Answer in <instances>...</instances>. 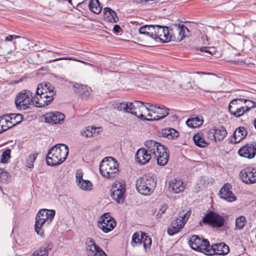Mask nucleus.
<instances>
[{
  "instance_id": "nucleus-16",
  "label": "nucleus",
  "mask_w": 256,
  "mask_h": 256,
  "mask_svg": "<svg viewBox=\"0 0 256 256\" xmlns=\"http://www.w3.org/2000/svg\"><path fill=\"white\" fill-rule=\"evenodd\" d=\"M170 30L167 27H164L158 25H154V30L152 36V39L159 40L162 42H167L170 40Z\"/></svg>"
},
{
  "instance_id": "nucleus-29",
  "label": "nucleus",
  "mask_w": 256,
  "mask_h": 256,
  "mask_svg": "<svg viewBox=\"0 0 256 256\" xmlns=\"http://www.w3.org/2000/svg\"><path fill=\"white\" fill-rule=\"evenodd\" d=\"M248 134L246 128L244 126H240L237 128L234 132V142L237 144L242 140Z\"/></svg>"
},
{
  "instance_id": "nucleus-27",
  "label": "nucleus",
  "mask_w": 256,
  "mask_h": 256,
  "mask_svg": "<svg viewBox=\"0 0 256 256\" xmlns=\"http://www.w3.org/2000/svg\"><path fill=\"white\" fill-rule=\"evenodd\" d=\"M184 189V182L180 180L174 179L169 184V190L172 192L178 194L182 192Z\"/></svg>"
},
{
  "instance_id": "nucleus-41",
  "label": "nucleus",
  "mask_w": 256,
  "mask_h": 256,
  "mask_svg": "<svg viewBox=\"0 0 256 256\" xmlns=\"http://www.w3.org/2000/svg\"><path fill=\"white\" fill-rule=\"evenodd\" d=\"M50 248L48 246H43L36 250L32 255L34 256H48V250Z\"/></svg>"
},
{
  "instance_id": "nucleus-10",
  "label": "nucleus",
  "mask_w": 256,
  "mask_h": 256,
  "mask_svg": "<svg viewBox=\"0 0 256 256\" xmlns=\"http://www.w3.org/2000/svg\"><path fill=\"white\" fill-rule=\"evenodd\" d=\"M189 244L194 250L200 251L206 255L212 254L209 242L206 239L201 240L198 236L194 235L190 238Z\"/></svg>"
},
{
  "instance_id": "nucleus-20",
  "label": "nucleus",
  "mask_w": 256,
  "mask_h": 256,
  "mask_svg": "<svg viewBox=\"0 0 256 256\" xmlns=\"http://www.w3.org/2000/svg\"><path fill=\"white\" fill-rule=\"evenodd\" d=\"M227 131L222 126H214L210 129L208 132V138L216 141L222 140L226 136Z\"/></svg>"
},
{
  "instance_id": "nucleus-13",
  "label": "nucleus",
  "mask_w": 256,
  "mask_h": 256,
  "mask_svg": "<svg viewBox=\"0 0 256 256\" xmlns=\"http://www.w3.org/2000/svg\"><path fill=\"white\" fill-rule=\"evenodd\" d=\"M170 32V40L180 42L186 36L189 30L184 25L178 24L172 26Z\"/></svg>"
},
{
  "instance_id": "nucleus-54",
  "label": "nucleus",
  "mask_w": 256,
  "mask_h": 256,
  "mask_svg": "<svg viewBox=\"0 0 256 256\" xmlns=\"http://www.w3.org/2000/svg\"><path fill=\"white\" fill-rule=\"evenodd\" d=\"M113 30L115 32L118 33L122 31V28L119 25L116 24L114 26Z\"/></svg>"
},
{
  "instance_id": "nucleus-44",
  "label": "nucleus",
  "mask_w": 256,
  "mask_h": 256,
  "mask_svg": "<svg viewBox=\"0 0 256 256\" xmlns=\"http://www.w3.org/2000/svg\"><path fill=\"white\" fill-rule=\"evenodd\" d=\"M246 224V218L244 216L238 217L236 220V228L239 230L242 229Z\"/></svg>"
},
{
  "instance_id": "nucleus-55",
  "label": "nucleus",
  "mask_w": 256,
  "mask_h": 256,
  "mask_svg": "<svg viewBox=\"0 0 256 256\" xmlns=\"http://www.w3.org/2000/svg\"><path fill=\"white\" fill-rule=\"evenodd\" d=\"M146 106L148 107L147 108L148 110V112H146V115L147 116L148 114L151 112V110L152 109V108L156 107V106H154L152 104H150L146 103Z\"/></svg>"
},
{
  "instance_id": "nucleus-53",
  "label": "nucleus",
  "mask_w": 256,
  "mask_h": 256,
  "mask_svg": "<svg viewBox=\"0 0 256 256\" xmlns=\"http://www.w3.org/2000/svg\"><path fill=\"white\" fill-rule=\"evenodd\" d=\"M8 174L7 172L2 171V170H0V178L2 180L4 179L5 178H8Z\"/></svg>"
},
{
  "instance_id": "nucleus-59",
  "label": "nucleus",
  "mask_w": 256,
  "mask_h": 256,
  "mask_svg": "<svg viewBox=\"0 0 256 256\" xmlns=\"http://www.w3.org/2000/svg\"><path fill=\"white\" fill-rule=\"evenodd\" d=\"M68 2L69 3H71L72 2V0H68Z\"/></svg>"
},
{
  "instance_id": "nucleus-4",
  "label": "nucleus",
  "mask_w": 256,
  "mask_h": 256,
  "mask_svg": "<svg viewBox=\"0 0 256 256\" xmlns=\"http://www.w3.org/2000/svg\"><path fill=\"white\" fill-rule=\"evenodd\" d=\"M55 215V211L52 210H40L36 217L34 230L36 234L42 236L44 234L42 226L51 222Z\"/></svg>"
},
{
  "instance_id": "nucleus-25",
  "label": "nucleus",
  "mask_w": 256,
  "mask_h": 256,
  "mask_svg": "<svg viewBox=\"0 0 256 256\" xmlns=\"http://www.w3.org/2000/svg\"><path fill=\"white\" fill-rule=\"evenodd\" d=\"M136 102L138 104H137L138 106L135 107L136 108H133L132 114L142 120H146L147 118H146V112H148V107L145 106L144 104L142 102L136 100Z\"/></svg>"
},
{
  "instance_id": "nucleus-58",
  "label": "nucleus",
  "mask_w": 256,
  "mask_h": 256,
  "mask_svg": "<svg viewBox=\"0 0 256 256\" xmlns=\"http://www.w3.org/2000/svg\"><path fill=\"white\" fill-rule=\"evenodd\" d=\"M254 126L255 128H256V119L254 122Z\"/></svg>"
},
{
  "instance_id": "nucleus-50",
  "label": "nucleus",
  "mask_w": 256,
  "mask_h": 256,
  "mask_svg": "<svg viewBox=\"0 0 256 256\" xmlns=\"http://www.w3.org/2000/svg\"><path fill=\"white\" fill-rule=\"evenodd\" d=\"M76 182L78 183L80 181L84 180L83 179V174L80 170H78L76 174Z\"/></svg>"
},
{
  "instance_id": "nucleus-35",
  "label": "nucleus",
  "mask_w": 256,
  "mask_h": 256,
  "mask_svg": "<svg viewBox=\"0 0 256 256\" xmlns=\"http://www.w3.org/2000/svg\"><path fill=\"white\" fill-rule=\"evenodd\" d=\"M154 30V25H145L140 28L139 32L140 34L152 38Z\"/></svg>"
},
{
  "instance_id": "nucleus-23",
  "label": "nucleus",
  "mask_w": 256,
  "mask_h": 256,
  "mask_svg": "<svg viewBox=\"0 0 256 256\" xmlns=\"http://www.w3.org/2000/svg\"><path fill=\"white\" fill-rule=\"evenodd\" d=\"M231 184H226L221 188L219 192V195L221 198L226 200L228 202H232L236 200V197L233 192L230 190Z\"/></svg>"
},
{
  "instance_id": "nucleus-34",
  "label": "nucleus",
  "mask_w": 256,
  "mask_h": 256,
  "mask_svg": "<svg viewBox=\"0 0 256 256\" xmlns=\"http://www.w3.org/2000/svg\"><path fill=\"white\" fill-rule=\"evenodd\" d=\"M23 116L21 114H8L10 128L19 124L22 120Z\"/></svg>"
},
{
  "instance_id": "nucleus-63",
  "label": "nucleus",
  "mask_w": 256,
  "mask_h": 256,
  "mask_svg": "<svg viewBox=\"0 0 256 256\" xmlns=\"http://www.w3.org/2000/svg\"><path fill=\"white\" fill-rule=\"evenodd\" d=\"M31 256H32V255Z\"/></svg>"
},
{
  "instance_id": "nucleus-8",
  "label": "nucleus",
  "mask_w": 256,
  "mask_h": 256,
  "mask_svg": "<svg viewBox=\"0 0 256 256\" xmlns=\"http://www.w3.org/2000/svg\"><path fill=\"white\" fill-rule=\"evenodd\" d=\"M190 214V211L184 210L178 214V217L174 220L168 226L167 232L170 236L178 233L184 226Z\"/></svg>"
},
{
  "instance_id": "nucleus-32",
  "label": "nucleus",
  "mask_w": 256,
  "mask_h": 256,
  "mask_svg": "<svg viewBox=\"0 0 256 256\" xmlns=\"http://www.w3.org/2000/svg\"><path fill=\"white\" fill-rule=\"evenodd\" d=\"M204 120L202 116H193L188 119L186 124V125L190 128H198L203 123Z\"/></svg>"
},
{
  "instance_id": "nucleus-11",
  "label": "nucleus",
  "mask_w": 256,
  "mask_h": 256,
  "mask_svg": "<svg viewBox=\"0 0 256 256\" xmlns=\"http://www.w3.org/2000/svg\"><path fill=\"white\" fill-rule=\"evenodd\" d=\"M116 222L109 213L102 214L99 218L98 226L104 232L108 233L112 230L116 226Z\"/></svg>"
},
{
  "instance_id": "nucleus-24",
  "label": "nucleus",
  "mask_w": 256,
  "mask_h": 256,
  "mask_svg": "<svg viewBox=\"0 0 256 256\" xmlns=\"http://www.w3.org/2000/svg\"><path fill=\"white\" fill-rule=\"evenodd\" d=\"M151 159V154L146 148H141L138 150L136 154V160L140 164H145Z\"/></svg>"
},
{
  "instance_id": "nucleus-46",
  "label": "nucleus",
  "mask_w": 256,
  "mask_h": 256,
  "mask_svg": "<svg viewBox=\"0 0 256 256\" xmlns=\"http://www.w3.org/2000/svg\"><path fill=\"white\" fill-rule=\"evenodd\" d=\"M36 156H37V154H32V155H30L27 160H26V165L28 167L30 168H32L34 166V162L36 158Z\"/></svg>"
},
{
  "instance_id": "nucleus-56",
  "label": "nucleus",
  "mask_w": 256,
  "mask_h": 256,
  "mask_svg": "<svg viewBox=\"0 0 256 256\" xmlns=\"http://www.w3.org/2000/svg\"><path fill=\"white\" fill-rule=\"evenodd\" d=\"M182 88L184 89H188L189 88L192 87V84L190 82H188L186 84H183Z\"/></svg>"
},
{
  "instance_id": "nucleus-39",
  "label": "nucleus",
  "mask_w": 256,
  "mask_h": 256,
  "mask_svg": "<svg viewBox=\"0 0 256 256\" xmlns=\"http://www.w3.org/2000/svg\"><path fill=\"white\" fill-rule=\"evenodd\" d=\"M8 114L0 116V134L8 130L10 128Z\"/></svg>"
},
{
  "instance_id": "nucleus-2",
  "label": "nucleus",
  "mask_w": 256,
  "mask_h": 256,
  "mask_svg": "<svg viewBox=\"0 0 256 256\" xmlns=\"http://www.w3.org/2000/svg\"><path fill=\"white\" fill-rule=\"evenodd\" d=\"M144 146L148 152L156 158L158 165L164 166L168 163V151L163 145L156 141L149 140L145 142Z\"/></svg>"
},
{
  "instance_id": "nucleus-19",
  "label": "nucleus",
  "mask_w": 256,
  "mask_h": 256,
  "mask_svg": "<svg viewBox=\"0 0 256 256\" xmlns=\"http://www.w3.org/2000/svg\"><path fill=\"white\" fill-rule=\"evenodd\" d=\"M242 180L248 184L256 182V169L246 168L242 169L240 174Z\"/></svg>"
},
{
  "instance_id": "nucleus-1",
  "label": "nucleus",
  "mask_w": 256,
  "mask_h": 256,
  "mask_svg": "<svg viewBox=\"0 0 256 256\" xmlns=\"http://www.w3.org/2000/svg\"><path fill=\"white\" fill-rule=\"evenodd\" d=\"M54 87L50 82H44L38 85L34 100L36 106L41 108L50 104L56 94Z\"/></svg>"
},
{
  "instance_id": "nucleus-17",
  "label": "nucleus",
  "mask_w": 256,
  "mask_h": 256,
  "mask_svg": "<svg viewBox=\"0 0 256 256\" xmlns=\"http://www.w3.org/2000/svg\"><path fill=\"white\" fill-rule=\"evenodd\" d=\"M238 154L242 157L251 159L256 154V140L247 143L238 151Z\"/></svg>"
},
{
  "instance_id": "nucleus-45",
  "label": "nucleus",
  "mask_w": 256,
  "mask_h": 256,
  "mask_svg": "<svg viewBox=\"0 0 256 256\" xmlns=\"http://www.w3.org/2000/svg\"><path fill=\"white\" fill-rule=\"evenodd\" d=\"M10 150L9 149L4 151L0 157V162L2 164H7L10 158Z\"/></svg>"
},
{
  "instance_id": "nucleus-33",
  "label": "nucleus",
  "mask_w": 256,
  "mask_h": 256,
  "mask_svg": "<svg viewBox=\"0 0 256 256\" xmlns=\"http://www.w3.org/2000/svg\"><path fill=\"white\" fill-rule=\"evenodd\" d=\"M73 90L78 94L86 96L90 94V88L86 86L78 84H74L73 85Z\"/></svg>"
},
{
  "instance_id": "nucleus-40",
  "label": "nucleus",
  "mask_w": 256,
  "mask_h": 256,
  "mask_svg": "<svg viewBox=\"0 0 256 256\" xmlns=\"http://www.w3.org/2000/svg\"><path fill=\"white\" fill-rule=\"evenodd\" d=\"M144 233V232H137L133 234L131 242L132 245L133 246H138L142 244V240Z\"/></svg>"
},
{
  "instance_id": "nucleus-14",
  "label": "nucleus",
  "mask_w": 256,
  "mask_h": 256,
  "mask_svg": "<svg viewBox=\"0 0 256 256\" xmlns=\"http://www.w3.org/2000/svg\"><path fill=\"white\" fill-rule=\"evenodd\" d=\"M203 222L213 228H220L224 223V218L214 212L208 213L204 218Z\"/></svg>"
},
{
  "instance_id": "nucleus-61",
  "label": "nucleus",
  "mask_w": 256,
  "mask_h": 256,
  "mask_svg": "<svg viewBox=\"0 0 256 256\" xmlns=\"http://www.w3.org/2000/svg\"><path fill=\"white\" fill-rule=\"evenodd\" d=\"M11 52H12V51H10V52H8V54H10V53Z\"/></svg>"
},
{
  "instance_id": "nucleus-30",
  "label": "nucleus",
  "mask_w": 256,
  "mask_h": 256,
  "mask_svg": "<svg viewBox=\"0 0 256 256\" xmlns=\"http://www.w3.org/2000/svg\"><path fill=\"white\" fill-rule=\"evenodd\" d=\"M193 140L194 144L200 148H204L209 144V142L204 138V134L202 132L195 134L193 136Z\"/></svg>"
},
{
  "instance_id": "nucleus-28",
  "label": "nucleus",
  "mask_w": 256,
  "mask_h": 256,
  "mask_svg": "<svg viewBox=\"0 0 256 256\" xmlns=\"http://www.w3.org/2000/svg\"><path fill=\"white\" fill-rule=\"evenodd\" d=\"M104 19L110 22H116L118 20L116 13L110 8H105L104 9Z\"/></svg>"
},
{
  "instance_id": "nucleus-18",
  "label": "nucleus",
  "mask_w": 256,
  "mask_h": 256,
  "mask_svg": "<svg viewBox=\"0 0 256 256\" xmlns=\"http://www.w3.org/2000/svg\"><path fill=\"white\" fill-rule=\"evenodd\" d=\"M86 245L88 256H106V253L96 244L94 239L88 238L86 240Z\"/></svg>"
},
{
  "instance_id": "nucleus-36",
  "label": "nucleus",
  "mask_w": 256,
  "mask_h": 256,
  "mask_svg": "<svg viewBox=\"0 0 256 256\" xmlns=\"http://www.w3.org/2000/svg\"><path fill=\"white\" fill-rule=\"evenodd\" d=\"M198 88L205 92H210V80L208 78H200L199 82L197 83Z\"/></svg>"
},
{
  "instance_id": "nucleus-9",
  "label": "nucleus",
  "mask_w": 256,
  "mask_h": 256,
  "mask_svg": "<svg viewBox=\"0 0 256 256\" xmlns=\"http://www.w3.org/2000/svg\"><path fill=\"white\" fill-rule=\"evenodd\" d=\"M34 96L29 90H23L19 92L15 98L16 108L20 110H25L28 108L29 106L32 104L36 106L34 100Z\"/></svg>"
},
{
  "instance_id": "nucleus-43",
  "label": "nucleus",
  "mask_w": 256,
  "mask_h": 256,
  "mask_svg": "<svg viewBox=\"0 0 256 256\" xmlns=\"http://www.w3.org/2000/svg\"><path fill=\"white\" fill-rule=\"evenodd\" d=\"M143 244V246L146 251L148 248H150L152 244V240L145 233H144L142 244Z\"/></svg>"
},
{
  "instance_id": "nucleus-22",
  "label": "nucleus",
  "mask_w": 256,
  "mask_h": 256,
  "mask_svg": "<svg viewBox=\"0 0 256 256\" xmlns=\"http://www.w3.org/2000/svg\"><path fill=\"white\" fill-rule=\"evenodd\" d=\"M136 100L133 102H116L113 104L114 108L118 111L124 112L126 113H130L132 114V108H136V106H138Z\"/></svg>"
},
{
  "instance_id": "nucleus-60",
  "label": "nucleus",
  "mask_w": 256,
  "mask_h": 256,
  "mask_svg": "<svg viewBox=\"0 0 256 256\" xmlns=\"http://www.w3.org/2000/svg\"><path fill=\"white\" fill-rule=\"evenodd\" d=\"M197 73L198 74H204V72H198Z\"/></svg>"
},
{
  "instance_id": "nucleus-42",
  "label": "nucleus",
  "mask_w": 256,
  "mask_h": 256,
  "mask_svg": "<svg viewBox=\"0 0 256 256\" xmlns=\"http://www.w3.org/2000/svg\"><path fill=\"white\" fill-rule=\"evenodd\" d=\"M78 184L79 188L84 190H92V184L88 180L80 181Z\"/></svg>"
},
{
  "instance_id": "nucleus-57",
  "label": "nucleus",
  "mask_w": 256,
  "mask_h": 256,
  "mask_svg": "<svg viewBox=\"0 0 256 256\" xmlns=\"http://www.w3.org/2000/svg\"><path fill=\"white\" fill-rule=\"evenodd\" d=\"M247 102H249V104H248L247 106H252V104L251 103V102H252V101L248 100V101H247Z\"/></svg>"
},
{
  "instance_id": "nucleus-51",
  "label": "nucleus",
  "mask_w": 256,
  "mask_h": 256,
  "mask_svg": "<svg viewBox=\"0 0 256 256\" xmlns=\"http://www.w3.org/2000/svg\"><path fill=\"white\" fill-rule=\"evenodd\" d=\"M21 38L20 36L16 35H9L5 38V41L10 42L12 41L13 39Z\"/></svg>"
},
{
  "instance_id": "nucleus-62",
  "label": "nucleus",
  "mask_w": 256,
  "mask_h": 256,
  "mask_svg": "<svg viewBox=\"0 0 256 256\" xmlns=\"http://www.w3.org/2000/svg\"><path fill=\"white\" fill-rule=\"evenodd\" d=\"M106 256H107V255L106 254Z\"/></svg>"
},
{
  "instance_id": "nucleus-49",
  "label": "nucleus",
  "mask_w": 256,
  "mask_h": 256,
  "mask_svg": "<svg viewBox=\"0 0 256 256\" xmlns=\"http://www.w3.org/2000/svg\"><path fill=\"white\" fill-rule=\"evenodd\" d=\"M167 209V206L166 205L162 206L159 209L158 214L156 215V218L158 219L160 218L162 214H163L166 210Z\"/></svg>"
},
{
  "instance_id": "nucleus-38",
  "label": "nucleus",
  "mask_w": 256,
  "mask_h": 256,
  "mask_svg": "<svg viewBox=\"0 0 256 256\" xmlns=\"http://www.w3.org/2000/svg\"><path fill=\"white\" fill-rule=\"evenodd\" d=\"M178 132L173 128L164 129L162 132V136L168 139H174L178 137Z\"/></svg>"
},
{
  "instance_id": "nucleus-37",
  "label": "nucleus",
  "mask_w": 256,
  "mask_h": 256,
  "mask_svg": "<svg viewBox=\"0 0 256 256\" xmlns=\"http://www.w3.org/2000/svg\"><path fill=\"white\" fill-rule=\"evenodd\" d=\"M88 7L90 11L96 14H100L102 10L98 0H90Z\"/></svg>"
},
{
  "instance_id": "nucleus-47",
  "label": "nucleus",
  "mask_w": 256,
  "mask_h": 256,
  "mask_svg": "<svg viewBox=\"0 0 256 256\" xmlns=\"http://www.w3.org/2000/svg\"><path fill=\"white\" fill-rule=\"evenodd\" d=\"M200 51L208 53L212 55L216 52L214 48V47H202L200 48Z\"/></svg>"
},
{
  "instance_id": "nucleus-6",
  "label": "nucleus",
  "mask_w": 256,
  "mask_h": 256,
  "mask_svg": "<svg viewBox=\"0 0 256 256\" xmlns=\"http://www.w3.org/2000/svg\"><path fill=\"white\" fill-rule=\"evenodd\" d=\"M248 100L244 98H234L231 100L229 104L228 110L230 113L236 117L242 116L245 112H248L251 108L256 106V104L252 102V106H246Z\"/></svg>"
},
{
  "instance_id": "nucleus-21",
  "label": "nucleus",
  "mask_w": 256,
  "mask_h": 256,
  "mask_svg": "<svg viewBox=\"0 0 256 256\" xmlns=\"http://www.w3.org/2000/svg\"><path fill=\"white\" fill-rule=\"evenodd\" d=\"M64 115L58 112H50L44 116V120L47 123L60 124L64 120Z\"/></svg>"
},
{
  "instance_id": "nucleus-26",
  "label": "nucleus",
  "mask_w": 256,
  "mask_h": 256,
  "mask_svg": "<svg viewBox=\"0 0 256 256\" xmlns=\"http://www.w3.org/2000/svg\"><path fill=\"white\" fill-rule=\"evenodd\" d=\"M212 251V254H216L218 255H226L230 251L229 247L224 242L216 244L210 247Z\"/></svg>"
},
{
  "instance_id": "nucleus-15",
  "label": "nucleus",
  "mask_w": 256,
  "mask_h": 256,
  "mask_svg": "<svg viewBox=\"0 0 256 256\" xmlns=\"http://www.w3.org/2000/svg\"><path fill=\"white\" fill-rule=\"evenodd\" d=\"M168 114V109L164 106H158L152 108L151 112H148L146 120L152 121L157 120L164 118Z\"/></svg>"
},
{
  "instance_id": "nucleus-12",
  "label": "nucleus",
  "mask_w": 256,
  "mask_h": 256,
  "mask_svg": "<svg viewBox=\"0 0 256 256\" xmlns=\"http://www.w3.org/2000/svg\"><path fill=\"white\" fill-rule=\"evenodd\" d=\"M124 184L120 182H115L112 185L110 190L111 196L112 198L118 204L123 202L124 199L125 186Z\"/></svg>"
},
{
  "instance_id": "nucleus-31",
  "label": "nucleus",
  "mask_w": 256,
  "mask_h": 256,
  "mask_svg": "<svg viewBox=\"0 0 256 256\" xmlns=\"http://www.w3.org/2000/svg\"><path fill=\"white\" fill-rule=\"evenodd\" d=\"M100 128H93L92 126H86L83 128L81 132V134L85 137H94L100 134Z\"/></svg>"
},
{
  "instance_id": "nucleus-7",
  "label": "nucleus",
  "mask_w": 256,
  "mask_h": 256,
  "mask_svg": "<svg viewBox=\"0 0 256 256\" xmlns=\"http://www.w3.org/2000/svg\"><path fill=\"white\" fill-rule=\"evenodd\" d=\"M156 185L154 178L150 176H144L136 180V188L138 191L143 195H149L152 192Z\"/></svg>"
},
{
  "instance_id": "nucleus-48",
  "label": "nucleus",
  "mask_w": 256,
  "mask_h": 256,
  "mask_svg": "<svg viewBox=\"0 0 256 256\" xmlns=\"http://www.w3.org/2000/svg\"><path fill=\"white\" fill-rule=\"evenodd\" d=\"M74 60V61H77V62H80L82 63V64H84L91 65V64H90L89 63H88L86 62H85L84 61L80 60H76V59H74V58H56V59L53 60H50V62H56L57 60Z\"/></svg>"
},
{
  "instance_id": "nucleus-5",
  "label": "nucleus",
  "mask_w": 256,
  "mask_h": 256,
  "mask_svg": "<svg viewBox=\"0 0 256 256\" xmlns=\"http://www.w3.org/2000/svg\"><path fill=\"white\" fill-rule=\"evenodd\" d=\"M118 164L112 157L104 158L100 163V174L108 178H116L118 173Z\"/></svg>"
},
{
  "instance_id": "nucleus-3",
  "label": "nucleus",
  "mask_w": 256,
  "mask_h": 256,
  "mask_svg": "<svg viewBox=\"0 0 256 256\" xmlns=\"http://www.w3.org/2000/svg\"><path fill=\"white\" fill-rule=\"evenodd\" d=\"M68 154V146L63 144H58L52 146L47 154L46 164L56 166L62 164L66 158Z\"/></svg>"
},
{
  "instance_id": "nucleus-52",
  "label": "nucleus",
  "mask_w": 256,
  "mask_h": 256,
  "mask_svg": "<svg viewBox=\"0 0 256 256\" xmlns=\"http://www.w3.org/2000/svg\"><path fill=\"white\" fill-rule=\"evenodd\" d=\"M28 42V40L24 38H22V39L19 42L20 44H21L22 46H21V49L22 50H24V45L27 44Z\"/></svg>"
}]
</instances>
